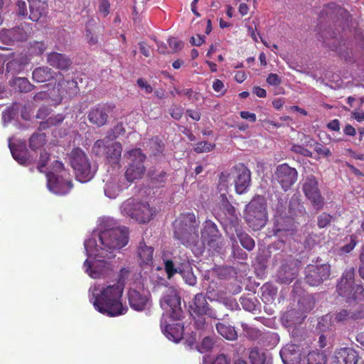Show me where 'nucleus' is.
Listing matches in <instances>:
<instances>
[{
  "mask_svg": "<svg viewBox=\"0 0 364 364\" xmlns=\"http://www.w3.org/2000/svg\"><path fill=\"white\" fill-rule=\"evenodd\" d=\"M128 241V228L119 226L113 218H102L97 229L84 242L87 257L83 264L85 272L92 279L109 277L114 267L106 259L114 257V252L127 245Z\"/></svg>",
  "mask_w": 364,
  "mask_h": 364,
  "instance_id": "f257e3e1",
  "label": "nucleus"
},
{
  "mask_svg": "<svg viewBox=\"0 0 364 364\" xmlns=\"http://www.w3.org/2000/svg\"><path fill=\"white\" fill-rule=\"evenodd\" d=\"M174 237L182 245L191 249L196 256L201 255L206 247L209 251L220 252L223 241L217 225L210 220H205L199 238L198 225L193 213L181 214L173 223Z\"/></svg>",
  "mask_w": 364,
  "mask_h": 364,
  "instance_id": "f03ea898",
  "label": "nucleus"
},
{
  "mask_svg": "<svg viewBox=\"0 0 364 364\" xmlns=\"http://www.w3.org/2000/svg\"><path fill=\"white\" fill-rule=\"evenodd\" d=\"M123 287L117 282L94 283L88 290L90 301L100 313L114 317L127 311V306L122 303Z\"/></svg>",
  "mask_w": 364,
  "mask_h": 364,
  "instance_id": "7ed1b4c3",
  "label": "nucleus"
},
{
  "mask_svg": "<svg viewBox=\"0 0 364 364\" xmlns=\"http://www.w3.org/2000/svg\"><path fill=\"white\" fill-rule=\"evenodd\" d=\"M281 207L277 208L274 223V233L277 236L281 237L282 232H286L287 235L292 234L295 228L296 218L298 215H303L305 213L304 208L296 200H291L289 204L288 214L286 211V207H283L282 203Z\"/></svg>",
  "mask_w": 364,
  "mask_h": 364,
  "instance_id": "20e7f679",
  "label": "nucleus"
},
{
  "mask_svg": "<svg viewBox=\"0 0 364 364\" xmlns=\"http://www.w3.org/2000/svg\"><path fill=\"white\" fill-rule=\"evenodd\" d=\"M46 178L48 191L55 195H65L73 188L69 171L58 160L54 161L49 170L46 171Z\"/></svg>",
  "mask_w": 364,
  "mask_h": 364,
  "instance_id": "39448f33",
  "label": "nucleus"
},
{
  "mask_svg": "<svg viewBox=\"0 0 364 364\" xmlns=\"http://www.w3.org/2000/svg\"><path fill=\"white\" fill-rule=\"evenodd\" d=\"M158 211L155 206H151L148 203L140 202L134 198H129L120 206V212L123 215L141 223L149 222Z\"/></svg>",
  "mask_w": 364,
  "mask_h": 364,
  "instance_id": "423d86ee",
  "label": "nucleus"
},
{
  "mask_svg": "<svg viewBox=\"0 0 364 364\" xmlns=\"http://www.w3.org/2000/svg\"><path fill=\"white\" fill-rule=\"evenodd\" d=\"M68 157L77 181L86 183L94 177L97 171V166L91 164L87 156L82 149L79 148L73 149Z\"/></svg>",
  "mask_w": 364,
  "mask_h": 364,
  "instance_id": "0eeeda50",
  "label": "nucleus"
},
{
  "mask_svg": "<svg viewBox=\"0 0 364 364\" xmlns=\"http://www.w3.org/2000/svg\"><path fill=\"white\" fill-rule=\"evenodd\" d=\"M354 276V268H347L337 284L338 293L340 296L346 297L349 304H358L364 298V289L360 284H355Z\"/></svg>",
  "mask_w": 364,
  "mask_h": 364,
  "instance_id": "6e6552de",
  "label": "nucleus"
},
{
  "mask_svg": "<svg viewBox=\"0 0 364 364\" xmlns=\"http://www.w3.org/2000/svg\"><path fill=\"white\" fill-rule=\"evenodd\" d=\"M190 313L194 319L196 328L198 329L203 328L205 326V315L215 320H225V317L228 316V314H225L221 318L215 310L210 309L202 293L197 294L195 296L193 304L190 305Z\"/></svg>",
  "mask_w": 364,
  "mask_h": 364,
  "instance_id": "1a4fd4ad",
  "label": "nucleus"
},
{
  "mask_svg": "<svg viewBox=\"0 0 364 364\" xmlns=\"http://www.w3.org/2000/svg\"><path fill=\"white\" fill-rule=\"evenodd\" d=\"M246 220L254 230L264 227L267 220L266 203L263 197L254 198L246 207Z\"/></svg>",
  "mask_w": 364,
  "mask_h": 364,
  "instance_id": "9d476101",
  "label": "nucleus"
},
{
  "mask_svg": "<svg viewBox=\"0 0 364 364\" xmlns=\"http://www.w3.org/2000/svg\"><path fill=\"white\" fill-rule=\"evenodd\" d=\"M125 155L127 158V168L124 177L127 182L131 183L141 178L144 174L146 155L140 149H133Z\"/></svg>",
  "mask_w": 364,
  "mask_h": 364,
  "instance_id": "9b49d317",
  "label": "nucleus"
},
{
  "mask_svg": "<svg viewBox=\"0 0 364 364\" xmlns=\"http://www.w3.org/2000/svg\"><path fill=\"white\" fill-rule=\"evenodd\" d=\"M122 151L121 144L110 141L107 136L96 141L92 146V153L95 156L106 158L109 163L117 165V167Z\"/></svg>",
  "mask_w": 364,
  "mask_h": 364,
  "instance_id": "f8f14e48",
  "label": "nucleus"
},
{
  "mask_svg": "<svg viewBox=\"0 0 364 364\" xmlns=\"http://www.w3.org/2000/svg\"><path fill=\"white\" fill-rule=\"evenodd\" d=\"M161 259L168 279H171L178 272L191 269L189 258L186 252H180L179 255L170 256L168 251L164 250L161 254Z\"/></svg>",
  "mask_w": 364,
  "mask_h": 364,
  "instance_id": "ddd939ff",
  "label": "nucleus"
},
{
  "mask_svg": "<svg viewBox=\"0 0 364 364\" xmlns=\"http://www.w3.org/2000/svg\"><path fill=\"white\" fill-rule=\"evenodd\" d=\"M161 308L170 317L174 320H179L181 317V299L173 289H168L161 299Z\"/></svg>",
  "mask_w": 364,
  "mask_h": 364,
  "instance_id": "4468645a",
  "label": "nucleus"
},
{
  "mask_svg": "<svg viewBox=\"0 0 364 364\" xmlns=\"http://www.w3.org/2000/svg\"><path fill=\"white\" fill-rule=\"evenodd\" d=\"M328 264H309L305 269V281L310 286H318L330 276Z\"/></svg>",
  "mask_w": 364,
  "mask_h": 364,
  "instance_id": "2eb2a0df",
  "label": "nucleus"
},
{
  "mask_svg": "<svg viewBox=\"0 0 364 364\" xmlns=\"http://www.w3.org/2000/svg\"><path fill=\"white\" fill-rule=\"evenodd\" d=\"M230 175L237 193L243 194L248 191L251 183V172L245 166L241 164L236 165Z\"/></svg>",
  "mask_w": 364,
  "mask_h": 364,
  "instance_id": "dca6fc26",
  "label": "nucleus"
},
{
  "mask_svg": "<svg viewBox=\"0 0 364 364\" xmlns=\"http://www.w3.org/2000/svg\"><path fill=\"white\" fill-rule=\"evenodd\" d=\"M299 262L292 257L283 260L276 273V280L279 284H288L293 282L299 272Z\"/></svg>",
  "mask_w": 364,
  "mask_h": 364,
  "instance_id": "f3484780",
  "label": "nucleus"
},
{
  "mask_svg": "<svg viewBox=\"0 0 364 364\" xmlns=\"http://www.w3.org/2000/svg\"><path fill=\"white\" fill-rule=\"evenodd\" d=\"M104 193L110 199L116 198L119 193L129 186V182L121 175H107L103 179Z\"/></svg>",
  "mask_w": 364,
  "mask_h": 364,
  "instance_id": "a211bd4d",
  "label": "nucleus"
},
{
  "mask_svg": "<svg viewBox=\"0 0 364 364\" xmlns=\"http://www.w3.org/2000/svg\"><path fill=\"white\" fill-rule=\"evenodd\" d=\"M337 41L336 40L329 46L330 48L338 53L341 58L344 59L348 63L356 64L358 66H360L364 59L363 54L360 51L350 48L346 42L341 41L336 43Z\"/></svg>",
  "mask_w": 364,
  "mask_h": 364,
  "instance_id": "6ab92c4d",
  "label": "nucleus"
},
{
  "mask_svg": "<svg viewBox=\"0 0 364 364\" xmlns=\"http://www.w3.org/2000/svg\"><path fill=\"white\" fill-rule=\"evenodd\" d=\"M306 344L297 345L296 343H289L284 346L280 352V357L284 364H300L302 362L301 357L306 354L304 346Z\"/></svg>",
  "mask_w": 364,
  "mask_h": 364,
  "instance_id": "aec40b11",
  "label": "nucleus"
},
{
  "mask_svg": "<svg viewBox=\"0 0 364 364\" xmlns=\"http://www.w3.org/2000/svg\"><path fill=\"white\" fill-rule=\"evenodd\" d=\"M303 191L306 198L316 210L323 205V198L321 195L318 181L314 176H308L303 185Z\"/></svg>",
  "mask_w": 364,
  "mask_h": 364,
  "instance_id": "412c9836",
  "label": "nucleus"
},
{
  "mask_svg": "<svg viewBox=\"0 0 364 364\" xmlns=\"http://www.w3.org/2000/svg\"><path fill=\"white\" fill-rule=\"evenodd\" d=\"M141 286L138 287H130L128 292L129 303L132 309L141 311L146 309L149 304V294L147 290Z\"/></svg>",
  "mask_w": 364,
  "mask_h": 364,
  "instance_id": "4be33fe9",
  "label": "nucleus"
},
{
  "mask_svg": "<svg viewBox=\"0 0 364 364\" xmlns=\"http://www.w3.org/2000/svg\"><path fill=\"white\" fill-rule=\"evenodd\" d=\"M275 179L281 185L282 189L287 191L297 180V171L287 164L277 167Z\"/></svg>",
  "mask_w": 364,
  "mask_h": 364,
  "instance_id": "5701e85b",
  "label": "nucleus"
},
{
  "mask_svg": "<svg viewBox=\"0 0 364 364\" xmlns=\"http://www.w3.org/2000/svg\"><path fill=\"white\" fill-rule=\"evenodd\" d=\"M116 282L122 284L123 289L125 285L132 286L131 287H138V286L139 287L143 284L141 282V275L138 272L137 268L134 266L122 267L119 270Z\"/></svg>",
  "mask_w": 364,
  "mask_h": 364,
  "instance_id": "b1692460",
  "label": "nucleus"
},
{
  "mask_svg": "<svg viewBox=\"0 0 364 364\" xmlns=\"http://www.w3.org/2000/svg\"><path fill=\"white\" fill-rule=\"evenodd\" d=\"M9 147L13 158L21 165H27L33 161L26 149L25 141H18L15 137L9 139Z\"/></svg>",
  "mask_w": 364,
  "mask_h": 364,
  "instance_id": "393cba45",
  "label": "nucleus"
},
{
  "mask_svg": "<svg viewBox=\"0 0 364 364\" xmlns=\"http://www.w3.org/2000/svg\"><path fill=\"white\" fill-rule=\"evenodd\" d=\"M112 107L107 104H100L92 108L88 114V119L97 127L105 125L108 119V114Z\"/></svg>",
  "mask_w": 364,
  "mask_h": 364,
  "instance_id": "a878e982",
  "label": "nucleus"
},
{
  "mask_svg": "<svg viewBox=\"0 0 364 364\" xmlns=\"http://www.w3.org/2000/svg\"><path fill=\"white\" fill-rule=\"evenodd\" d=\"M304 318L305 316L303 313H300L295 309H290L282 314L281 320L283 325L287 328H292L291 335L295 338L298 331L295 326L301 323Z\"/></svg>",
  "mask_w": 364,
  "mask_h": 364,
  "instance_id": "bb28decb",
  "label": "nucleus"
},
{
  "mask_svg": "<svg viewBox=\"0 0 364 364\" xmlns=\"http://www.w3.org/2000/svg\"><path fill=\"white\" fill-rule=\"evenodd\" d=\"M358 361V353L351 348H341L335 352L333 358L335 364H357Z\"/></svg>",
  "mask_w": 364,
  "mask_h": 364,
  "instance_id": "cd10ccee",
  "label": "nucleus"
},
{
  "mask_svg": "<svg viewBox=\"0 0 364 364\" xmlns=\"http://www.w3.org/2000/svg\"><path fill=\"white\" fill-rule=\"evenodd\" d=\"M162 332L166 337L175 343H178L183 336V326L180 323H168L164 326L161 323Z\"/></svg>",
  "mask_w": 364,
  "mask_h": 364,
  "instance_id": "c85d7f7f",
  "label": "nucleus"
},
{
  "mask_svg": "<svg viewBox=\"0 0 364 364\" xmlns=\"http://www.w3.org/2000/svg\"><path fill=\"white\" fill-rule=\"evenodd\" d=\"M154 248L141 242L138 247L137 254L141 267H151L153 264Z\"/></svg>",
  "mask_w": 364,
  "mask_h": 364,
  "instance_id": "c756f323",
  "label": "nucleus"
},
{
  "mask_svg": "<svg viewBox=\"0 0 364 364\" xmlns=\"http://www.w3.org/2000/svg\"><path fill=\"white\" fill-rule=\"evenodd\" d=\"M32 33L31 24L28 23H21L18 26L10 29V31H4L3 35L12 34L14 41H24L28 39Z\"/></svg>",
  "mask_w": 364,
  "mask_h": 364,
  "instance_id": "7c9ffc66",
  "label": "nucleus"
},
{
  "mask_svg": "<svg viewBox=\"0 0 364 364\" xmlns=\"http://www.w3.org/2000/svg\"><path fill=\"white\" fill-rule=\"evenodd\" d=\"M30 15L28 18L33 21H38L43 16L46 14L47 6L40 0H27Z\"/></svg>",
  "mask_w": 364,
  "mask_h": 364,
  "instance_id": "2f4dec72",
  "label": "nucleus"
},
{
  "mask_svg": "<svg viewBox=\"0 0 364 364\" xmlns=\"http://www.w3.org/2000/svg\"><path fill=\"white\" fill-rule=\"evenodd\" d=\"M28 58L26 55H18L12 60L6 63V72L11 75L19 73L24 69L26 64L28 63Z\"/></svg>",
  "mask_w": 364,
  "mask_h": 364,
  "instance_id": "473e14b6",
  "label": "nucleus"
},
{
  "mask_svg": "<svg viewBox=\"0 0 364 364\" xmlns=\"http://www.w3.org/2000/svg\"><path fill=\"white\" fill-rule=\"evenodd\" d=\"M48 63L60 70H66L71 64L70 59L58 53H51L48 55Z\"/></svg>",
  "mask_w": 364,
  "mask_h": 364,
  "instance_id": "72a5a7b5",
  "label": "nucleus"
},
{
  "mask_svg": "<svg viewBox=\"0 0 364 364\" xmlns=\"http://www.w3.org/2000/svg\"><path fill=\"white\" fill-rule=\"evenodd\" d=\"M226 220L227 221L225 226L226 233L231 240H235V233H236L237 230H242L238 215L237 213L231 215L227 217Z\"/></svg>",
  "mask_w": 364,
  "mask_h": 364,
  "instance_id": "f704fd0d",
  "label": "nucleus"
},
{
  "mask_svg": "<svg viewBox=\"0 0 364 364\" xmlns=\"http://www.w3.org/2000/svg\"><path fill=\"white\" fill-rule=\"evenodd\" d=\"M306 350V353L308 352L307 355H304V359L302 360L303 364H325L326 363V355L323 352L318 350Z\"/></svg>",
  "mask_w": 364,
  "mask_h": 364,
  "instance_id": "c9c22d12",
  "label": "nucleus"
},
{
  "mask_svg": "<svg viewBox=\"0 0 364 364\" xmlns=\"http://www.w3.org/2000/svg\"><path fill=\"white\" fill-rule=\"evenodd\" d=\"M216 330L219 334L227 340L233 341L237 338V333L235 327L225 322H218L215 324Z\"/></svg>",
  "mask_w": 364,
  "mask_h": 364,
  "instance_id": "e433bc0d",
  "label": "nucleus"
},
{
  "mask_svg": "<svg viewBox=\"0 0 364 364\" xmlns=\"http://www.w3.org/2000/svg\"><path fill=\"white\" fill-rule=\"evenodd\" d=\"M364 317V304L360 305L359 310L356 312L348 311L347 310H342L336 314L335 320L338 322L346 321L348 319H357Z\"/></svg>",
  "mask_w": 364,
  "mask_h": 364,
  "instance_id": "4c0bfd02",
  "label": "nucleus"
},
{
  "mask_svg": "<svg viewBox=\"0 0 364 364\" xmlns=\"http://www.w3.org/2000/svg\"><path fill=\"white\" fill-rule=\"evenodd\" d=\"M10 86L21 92H28L33 89V85L26 77H14L9 81Z\"/></svg>",
  "mask_w": 364,
  "mask_h": 364,
  "instance_id": "58836bf2",
  "label": "nucleus"
},
{
  "mask_svg": "<svg viewBox=\"0 0 364 364\" xmlns=\"http://www.w3.org/2000/svg\"><path fill=\"white\" fill-rule=\"evenodd\" d=\"M237 239L240 240L242 246L247 250L251 251L254 249L255 241L251 237L245 233L243 230H237V232L235 233V240H232V244H237Z\"/></svg>",
  "mask_w": 364,
  "mask_h": 364,
  "instance_id": "ea45409f",
  "label": "nucleus"
},
{
  "mask_svg": "<svg viewBox=\"0 0 364 364\" xmlns=\"http://www.w3.org/2000/svg\"><path fill=\"white\" fill-rule=\"evenodd\" d=\"M53 78L51 69L48 67H40L33 71V79L37 82H44Z\"/></svg>",
  "mask_w": 364,
  "mask_h": 364,
  "instance_id": "a19ab883",
  "label": "nucleus"
},
{
  "mask_svg": "<svg viewBox=\"0 0 364 364\" xmlns=\"http://www.w3.org/2000/svg\"><path fill=\"white\" fill-rule=\"evenodd\" d=\"M46 143V134L44 133H34L29 139V146L36 150L41 148Z\"/></svg>",
  "mask_w": 364,
  "mask_h": 364,
  "instance_id": "79ce46f5",
  "label": "nucleus"
},
{
  "mask_svg": "<svg viewBox=\"0 0 364 364\" xmlns=\"http://www.w3.org/2000/svg\"><path fill=\"white\" fill-rule=\"evenodd\" d=\"M65 119L64 115L58 114L53 117H50L46 122H41V129H46L52 126H57L61 124Z\"/></svg>",
  "mask_w": 364,
  "mask_h": 364,
  "instance_id": "37998d69",
  "label": "nucleus"
},
{
  "mask_svg": "<svg viewBox=\"0 0 364 364\" xmlns=\"http://www.w3.org/2000/svg\"><path fill=\"white\" fill-rule=\"evenodd\" d=\"M229 180H231L230 175L227 172H222L219 178L218 189L223 198L225 196Z\"/></svg>",
  "mask_w": 364,
  "mask_h": 364,
  "instance_id": "c03bdc74",
  "label": "nucleus"
},
{
  "mask_svg": "<svg viewBox=\"0 0 364 364\" xmlns=\"http://www.w3.org/2000/svg\"><path fill=\"white\" fill-rule=\"evenodd\" d=\"M262 299L264 303H272L276 295L277 291L274 288H270L269 286L264 285L262 288Z\"/></svg>",
  "mask_w": 364,
  "mask_h": 364,
  "instance_id": "a18cd8bd",
  "label": "nucleus"
},
{
  "mask_svg": "<svg viewBox=\"0 0 364 364\" xmlns=\"http://www.w3.org/2000/svg\"><path fill=\"white\" fill-rule=\"evenodd\" d=\"M95 23V21L94 19L90 20L86 23V38L90 46L96 45L98 42L97 37L92 33L90 27L92 26Z\"/></svg>",
  "mask_w": 364,
  "mask_h": 364,
  "instance_id": "49530a36",
  "label": "nucleus"
},
{
  "mask_svg": "<svg viewBox=\"0 0 364 364\" xmlns=\"http://www.w3.org/2000/svg\"><path fill=\"white\" fill-rule=\"evenodd\" d=\"M215 144L208 141H200L194 145V151L196 153L209 152L215 148Z\"/></svg>",
  "mask_w": 364,
  "mask_h": 364,
  "instance_id": "de8ad7c7",
  "label": "nucleus"
},
{
  "mask_svg": "<svg viewBox=\"0 0 364 364\" xmlns=\"http://www.w3.org/2000/svg\"><path fill=\"white\" fill-rule=\"evenodd\" d=\"M178 273L181 274L185 282L190 286H194L196 284V277L193 274L191 269H186Z\"/></svg>",
  "mask_w": 364,
  "mask_h": 364,
  "instance_id": "09e8293b",
  "label": "nucleus"
},
{
  "mask_svg": "<svg viewBox=\"0 0 364 364\" xmlns=\"http://www.w3.org/2000/svg\"><path fill=\"white\" fill-rule=\"evenodd\" d=\"M257 300L255 299L242 297L240 303L242 308L247 311H254L257 309Z\"/></svg>",
  "mask_w": 364,
  "mask_h": 364,
  "instance_id": "8fccbe9b",
  "label": "nucleus"
},
{
  "mask_svg": "<svg viewBox=\"0 0 364 364\" xmlns=\"http://www.w3.org/2000/svg\"><path fill=\"white\" fill-rule=\"evenodd\" d=\"M250 359L252 364H264L265 360L264 355L256 349L250 352Z\"/></svg>",
  "mask_w": 364,
  "mask_h": 364,
  "instance_id": "3c124183",
  "label": "nucleus"
},
{
  "mask_svg": "<svg viewBox=\"0 0 364 364\" xmlns=\"http://www.w3.org/2000/svg\"><path fill=\"white\" fill-rule=\"evenodd\" d=\"M348 240V242L340 248L339 252L341 254L349 253L356 246V245H357L356 236L350 235Z\"/></svg>",
  "mask_w": 364,
  "mask_h": 364,
  "instance_id": "603ef678",
  "label": "nucleus"
},
{
  "mask_svg": "<svg viewBox=\"0 0 364 364\" xmlns=\"http://www.w3.org/2000/svg\"><path fill=\"white\" fill-rule=\"evenodd\" d=\"M218 283L211 282L206 288L208 299L210 300L217 299L218 297Z\"/></svg>",
  "mask_w": 364,
  "mask_h": 364,
  "instance_id": "864d4df0",
  "label": "nucleus"
},
{
  "mask_svg": "<svg viewBox=\"0 0 364 364\" xmlns=\"http://www.w3.org/2000/svg\"><path fill=\"white\" fill-rule=\"evenodd\" d=\"M213 344L214 341L213 338L208 336L205 337L203 339L200 345L198 347V351L202 353H205V351H208L213 348Z\"/></svg>",
  "mask_w": 364,
  "mask_h": 364,
  "instance_id": "5fc2aeb1",
  "label": "nucleus"
},
{
  "mask_svg": "<svg viewBox=\"0 0 364 364\" xmlns=\"http://www.w3.org/2000/svg\"><path fill=\"white\" fill-rule=\"evenodd\" d=\"M332 316L330 314H326L321 318L318 323V327L321 331H326L329 329L331 326Z\"/></svg>",
  "mask_w": 364,
  "mask_h": 364,
  "instance_id": "6e6d98bb",
  "label": "nucleus"
},
{
  "mask_svg": "<svg viewBox=\"0 0 364 364\" xmlns=\"http://www.w3.org/2000/svg\"><path fill=\"white\" fill-rule=\"evenodd\" d=\"M291 151H293L295 154L307 156V157H312V152L305 148L304 146L299 145V144H293L291 148Z\"/></svg>",
  "mask_w": 364,
  "mask_h": 364,
  "instance_id": "4d7b16f0",
  "label": "nucleus"
},
{
  "mask_svg": "<svg viewBox=\"0 0 364 364\" xmlns=\"http://www.w3.org/2000/svg\"><path fill=\"white\" fill-rule=\"evenodd\" d=\"M333 219V217L327 214L326 213H323L318 217V226L320 228H326L327 225L330 224Z\"/></svg>",
  "mask_w": 364,
  "mask_h": 364,
  "instance_id": "13d9d810",
  "label": "nucleus"
},
{
  "mask_svg": "<svg viewBox=\"0 0 364 364\" xmlns=\"http://www.w3.org/2000/svg\"><path fill=\"white\" fill-rule=\"evenodd\" d=\"M65 83L68 85H69L70 87H71V86L75 87L76 86V82H75V81H64V80L60 81L57 86V89L59 92V95H58V100H56V103H60V101L62 100V98L64 95V91L63 90V87Z\"/></svg>",
  "mask_w": 364,
  "mask_h": 364,
  "instance_id": "bf43d9fd",
  "label": "nucleus"
},
{
  "mask_svg": "<svg viewBox=\"0 0 364 364\" xmlns=\"http://www.w3.org/2000/svg\"><path fill=\"white\" fill-rule=\"evenodd\" d=\"M124 132V129L122 123H118L109 133L107 137L112 140L117 138L120 134Z\"/></svg>",
  "mask_w": 364,
  "mask_h": 364,
  "instance_id": "052dcab7",
  "label": "nucleus"
},
{
  "mask_svg": "<svg viewBox=\"0 0 364 364\" xmlns=\"http://www.w3.org/2000/svg\"><path fill=\"white\" fill-rule=\"evenodd\" d=\"M27 4L28 1L19 0L17 1V13L19 16L23 17L28 16V11H27Z\"/></svg>",
  "mask_w": 364,
  "mask_h": 364,
  "instance_id": "680f3d73",
  "label": "nucleus"
},
{
  "mask_svg": "<svg viewBox=\"0 0 364 364\" xmlns=\"http://www.w3.org/2000/svg\"><path fill=\"white\" fill-rule=\"evenodd\" d=\"M110 4L108 0H100L99 1V12L103 16H106L109 13Z\"/></svg>",
  "mask_w": 364,
  "mask_h": 364,
  "instance_id": "e2e57ef3",
  "label": "nucleus"
},
{
  "mask_svg": "<svg viewBox=\"0 0 364 364\" xmlns=\"http://www.w3.org/2000/svg\"><path fill=\"white\" fill-rule=\"evenodd\" d=\"M314 150L319 155L324 156H330L331 155V151L328 148L318 143L315 144Z\"/></svg>",
  "mask_w": 364,
  "mask_h": 364,
  "instance_id": "0e129e2a",
  "label": "nucleus"
},
{
  "mask_svg": "<svg viewBox=\"0 0 364 364\" xmlns=\"http://www.w3.org/2000/svg\"><path fill=\"white\" fill-rule=\"evenodd\" d=\"M168 43L173 52L180 50L183 47V43L176 38H170L168 40Z\"/></svg>",
  "mask_w": 364,
  "mask_h": 364,
  "instance_id": "69168bd1",
  "label": "nucleus"
},
{
  "mask_svg": "<svg viewBox=\"0 0 364 364\" xmlns=\"http://www.w3.org/2000/svg\"><path fill=\"white\" fill-rule=\"evenodd\" d=\"M46 48V46L43 42H35L31 46V52L35 53L36 55H40L43 53Z\"/></svg>",
  "mask_w": 364,
  "mask_h": 364,
  "instance_id": "338daca9",
  "label": "nucleus"
},
{
  "mask_svg": "<svg viewBox=\"0 0 364 364\" xmlns=\"http://www.w3.org/2000/svg\"><path fill=\"white\" fill-rule=\"evenodd\" d=\"M267 82L272 86H278L281 84V77L274 73H270L266 80Z\"/></svg>",
  "mask_w": 364,
  "mask_h": 364,
  "instance_id": "774afa93",
  "label": "nucleus"
}]
</instances>
